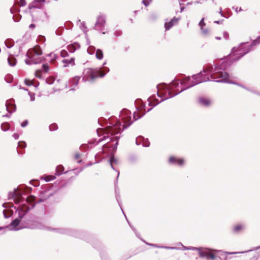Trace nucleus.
Instances as JSON below:
<instances>
[{
	"mask_svg": "<svg viewBox=\"0 0 260 260\" xmlns=\"http://www.w3.org/2000/svg\"><path fill=\"white\" fill-rule=\"evenodd\" d=\"M209 76L211 78L217 82H226L234 83L229 80V75L225 72L222 71H217L215 68L213 70V67H210L206 68L203 72L193 75L191 77H187L181 82V85L183 86L180 90H177L174 94L170 95V97L173 96L178 93L181 92L190 87H192L197 84L206 82L210 80Z\"/></svg>",
	"mask_w": 260,
	"mask_h": 260,
	"instance_id": "obj_1",
	"label": "nucleus"
},
{
	"mask_svg": "<svg viewBox=\"0 0 260 260\" xmlns=\"http://www.w3.org/2000/svg\"><path fill=\"white\" fill-rule=\"evenodd\" d=\"M104 75H105V74H100L99 75V76H100L101 77H103V76H104Z\"/></svg>",
	"mask_w": 260,
	"mask_h": 260,
	"instance_id": "obj_44",
	"label": "nucleus"
},
{
	"mask_svg": "<svg viewBox=\"0 0 260 260\" xmlns=\"http://www.w3.org/2000/svg\"><path fill=\"white\" fill-rule=\"evenodd\" d=\"M19 146L20 147H25L26 144H25V143H24V142H19Z\"/></svg>",
	"mask_w": 260,
	"mask_h": 260,
	"instance_id": "obj_39",
	"label": "nucleus"
},
{
	"mask_svg": "<svg viewBox=\"0 0 260 260\" xmlns=\"http://www.w3.org/2000/svg\"><path fill=\"white\" fill-rule=\"evenodd\" d=\"M84 74H88L90 76V79L93 80L94 78V76L93 75V71L91 69H88L84 71Z\"/></svg>",
	"mask_w": 260,
	"mask_h": 260,
	"instance_id": "obj_17",
	"label": "nucleus"
},
{
	"mask_svg": "<svg viewBox=\"0 0 260 260\" xmlns=\"http://www.w3.org/2000/svg\"><path fill=\"white\" fill-rule=\"evenodd\" d=\"M76 158H78L79 157V155H76Z\"/></svg>",
	"mask_w": 260,
	"mask_h": 260,
	"instance_id": "obj_50",
	"label": "nucleus"
},
{
	"mask_svg": "<svg viewBox=\"0 0 260 260\" xmlns=\"http://www.w3.org/2000/svg\"><path fill=\"white\" fill-rule=\"evenodd\" d=\"M8 62L9 63V64L11 67H14L16 64V60L12 56H9L8 58Z\"/></svg>",
	"mask_w": 260,
	"mask_h": 260,
	"instance_id": "obj_15",
	"label": "nucleus"
},
{
	"mask_svg": "<svg viewBox=\"0 0 260 260\" xmlns=\"http://www.w3.org/2000/svg\"><path fill=\"white\" fill-rule=\"evenodd\" d=\"M214 253H212L210 251H202L200 252V255L201 256H205L207 258H210L212 259H213L215 258V255Z\"/></svg>",
	"mask_w": 260,
	"mask_h": 260,
	"instance_id": "obj_10",
	"label": "nucleus"
},
{
	"mask_svg": "<svg viewBox=\"0 0 260 260\" xmlns=\"http://www.w3.org/2000/svg\"><path fill=\"white\" fill-rule=\"evenodd\" d=\"M228 254H234V253H237L236 252H232V253H228Z\"/></svg>",
	"mask_w": 260,
	"mask_h": 260,
	"instance_id": "obj_46",
	"label": "nucleus"
},
{
	"mask_svg": "<svg viewBox=\"0 0 260 260\" xmlns=\"http://www.w3.org/2000/svg\"><path fill=\"white\" fill-rule=\"evenodd\" d=\"M35 25L34 24H31L29 25V28L33 29L35 27Z\"/></svg>",
	"mask_w": 260,
	"mask_h": 260,
	"instance_id": "obj_41",
	"label": "nucleus"
},
{
	"mask_svg": "<svg viewBox=\"0 0 260 260\" xmlns=\"http://www.w3.org/2000/svg\"><path fill=\"white\" fill-rule=\"evenodd\" d=\"M187 249H193V248H187Z\"/></svg>",
	"mask_w": 260,
	"mask_h": 260,
	"instance_id": "obj_47",
	"label": "nucleus"
},
{
	"mask_svg": "<svg viewBox=\"0 0 260 260\" xmlns=\"http://www.w3.org/2000/svg\"><path fill=\"white\" fill-rule=\"evenodd\" d=\"M165 99H161L160 102L164 101Z\"/></svg>",
	"mask_w": 260,
	"mask_h": 260,
	"instance_id": "obj_52",
	"label": "nucleus"
},
{
	"mask_svg": "<svg viewBox=\"0 0 260 260\" xmlns=\"http://www.w3.org/2000/svg\"><path fill=\"white\" fill-rule=\"evenodd\" d=\"M242 229V226L241 225H238L234 228V230L236 232H238Z\"/></svg>",
	"mask_w": 260,
	"mask_h": 260,
	"instance_id": "obj_32",
	"label": "nucleus"
},
{
	"mask_svg": "<svg viewBox=\"0 0 260 260\" xmlns=\"http://www.w3.org/2000/svg\"><path fill=\"white\" fill-rule=\"evenodd\" d=\"M227 35H228V34H227L226 33H225V34H224V36H225V37L226 38H228V36H227Z\"/></svg>",
	"mask_w": 260,
	"mask_h": 260,
	"instance_id": "obj_45",
	"label": "nucleus"
},
{
	"mask_svg": "<svg viewBox=\"0 0 260 260\" xmlns=\"http://www.w3.org/2000/svg\"><path fill=\"white\" fill-rule=\"evenodd\" d=\"M13 137L15 139H18V137H19V135L17 134H14L13 135Z\"/></svg>",
	"mask_w": 260,
	"mask_h": 260,
	"instance_id": "obj_42",
	"label": "nucleus"
},
{
	"mask_svg": "<svg viewBox=\"0 0 260 260\" xmlns=\"http://www.w3.org/2000/svg\"><path fill=\"white\" fill-rule=\"evenodd\" d=\"M19 4L21 6H24L26 5V2L25 0H20Z\"/></svg>",
	"mask_w": 260,
	"mask_h": 260,
	"instance_id": "obj_33",
	"label": "nucleus"
},
{
	"mask_svg": "<svg viewBox=\"0 0 260 260\" xmlns=\"http://www.w3.org/2000/svg\"><path fill=\"white\" fill-rule=\"evenodd\" d=\"M145 146L146 147H147V146H149V145H145Z\"/></svg>",
	"mask_w": 260,
	"mask_h": 260,
	"instance_id": "obj_56",
	"label": "nucleus"
},
{
	"mask_svg": "<svg viewBox=\"0 0 260 260\" xmlns=\"http://www.w3.org/2000/svg\"><path fill=\"white\" fill-rule=\"evenodd\" d=\"M79 80H80L79 77H78V76L75 77L72 81L73 84L75 86L77 85Z\"/></svg>",
	"mask_w": 260,
	"mask_h": 260,
	"instance_id": "obj_24",
	"label": "nucleus"
},
{
	"mask_svg": "<svg viewBox=\"0 0 260 260\" xmlns=\"http://www.w3.org/2000/svg\"><path fill=\"white\" fill-rule=\"evenodd\" d=\"M141 117V116H138V114L136 113V112H135L134 113V115H133V119L134 120H136L137 119H138L139 118H140V117Z\"/></svg>",
	"mask_w": 260,
	"mask_h": 260,
	"instance_id": "obj_30",
	"label": "nucleus"
},
{
	"mask_svg": "<svg viewBox=\"0 0 260 260\" xmlns=\"http://www.w3.org/2000/svg\"><path fill=\"white\" fill-rule=\"evenodd\" d=\"M115 161V159H114V158L113 157H111V158H110V165H111V167H112V168H113V162H114V161Z\"/></svg>",
	"mask_w": 260,
	"mask_h": 260,
	"instance_id": "obj_35",
	"label": "nucleus"
},
{
	"mask_svg": "<svg viewBox=\"0 0 260 260\" xmlns=\"http://www.w3.org/2000/svg\"><path fill=\"white\" fill-rule=\"evenodd\" d=\"M122 131L121 127V123L119 121L117 122L112 126L109 128L108 133L110 134V136H108L107 139H109L111 141H116L114 145V149L117 148L118 145V139L120 137V133Z\"/></svg>",
	"mask_w": 260,
	"mask_h": 260,
	"instance_id": "obj_2",
	"label": "nucleus"
},
{
	"mask_svg": "<svg viewBox=\"0 0 260 260\" xmlns=\"http://www.w3.org/2000/svg\"><path fill=\"white\" fill-rule=\"evenodd\" d=\"M63 62L65 64L64 65V67H67L68 64H71L72 65L74 64V60L73 59H71L70 60L63 59Z\"/></svg>",
	"mask_w": 260,
	"mask_h": 260,
	"instance_id": "obj_20",
	"label": "nucleus"
},
{
	"mask_svg": "<svg viewBox=\"0 0 260 260\" xmlns=\"http://www.w3.org/2000/svg\"><path fill=\"white\" fill-rule=\"evenodd\" d=\"M30 199H27V200H26V202H28V200H29Z\"/></svg>",
	"mask_w": 260,
	"mask_h": 260,
	"instance_id": "obj_58",
	"label": "nucleus"
},
{
	"mask_svg": "<svg viewBox=\"0 0 260 260\" xmlns=\"http://www.w3.org/2000/svg\"><path fill=\"white\" fill-rule=\"evenodd\" d=\"M1 128L3 131H6L9 129V125L7 123H3L1 125Z\"/></svg>",
	"mask_w": 260,
	"mask_h": 260,
	"instance_id": "obj_23",
	"label": "nucleus"
},
{
	"mask_svg": "<svg viewBox=\"0 0 260 260\" xmlns=\"http://www.w3.org/2000/svg\"><path fill=\"white\" fill-rule=\"evenodd\" d=\"M6 106L7 111L10 113L16 110V107L13 104L12 101H7L6 104Z\"/></svg>",
	"mask_w": 260,
	"mask_h": 260,
	"instance_id": "obj_8",
	"label": "nucleus"
},
{
	"mask_svg": "<svg viewBox=\"0 0 260 260\" xmlns=\"http://www.w3.org/2000/svg\"><path fill=\"white\" fill-rule=\"evenodd\" d=\"M42 178L46 182H49L55 179V177L53 175H44Z\"/></svg>",
	"mask_w": 260,
	"mask_h": 260,
	"instance_id": "obj_18",
	"label": "nucleus"
},
{
	"mask_svg": "<svg viewBox=\"0 0 260 260\" xmlns=\"http://www.w3.org/2000/svg\"><path fill=\"white\" fill-rule=\"evenodd\" d=\"M30 199H27V200H26V202H28V200H29Z\"/></svg>",
	"mask_w": 260,
	"mask_h": 260,
	"instance_id": "obj_57",
	"label": "nucleus"
},
{
	"mask_svg": "<svg viewBox=\"0 0 260 260\" xmlns=\"http://www.w3.org/2000/svg\"><path fill=\"white\" fill-rule=\"evenodd\" d=\"M179 85V82L178 81H174L173 82L171 85L169 86V87H168L169 89H168V90H170V89H174V88H176Z\"/></svg>",
	"mask_w": 260,
	"mask_h": 260,
	"instance_id": "obj_22",
	"label": "nucleus"
},
{
	"mask_svg": "<svg viewBox=\"0 0 260 260\" xmlns=\"http://www.w3.org/2000/svg\"><path fill=\"white\" fill-rule=\"evenodd\" d=\"M28 94L30 98L31 101H34L35 99V94L33 93L29 92Z\"/></svg>",
	"mask_w": 260,
	"mask_h": 260,
	"instance_id": "obj_29",
	"label": "nucleus"
},
{
	"mask_svg": "<svg viewBox=\"0 0 260 260\" xmlns=\"http://www.w3.org/2000/svg\"><path fill=\"white\" fill-rule=\"evenodd\" d=\"M42 72L41 70H37L35 72V76L36 77L39 78H42Z\"/></svg>",
	"mask_w": 260,
	"mask_h": 260,
	"instance_id": "obj_25",
	"label": "nucleus"
},
{
	"mask_svg": "<svg viewBox=\"0 0 260 260\" xmlns=\"http://www.w3.org/2000/svg\"><path fill=\"white\" fill-rule=\"evenodd\" d=\"M199 101L201 105L205 106H209L211 103V101L209 99L204 98H200Z\"/></svg>",
	"mask_w": 260,
	"mask_h": 260,
	"instance_id": "obj_12",
	"label": "nucleus"
},
{
	"mask_svg": "<svg viewBox=\"0 0 260 260\" xmlns=\"http://www.w3.org/2000/svg\"><path fill=\"white\" fill-rule=\"evenodd\" d=\"M151 1L152 0H143L142 3L145 6H147L149 5Z\"/></svg>",
	"mask_w": 260,
	"mask_h": 260,
	"instance_id": "obj_28",
	"label": "nucleus"
},
{
	"mask_svg": "<svg viewBox=\"0 0 260 260\" xmlns=\"http://www.w3.org/2000/svg\"><path fill=\"white\" fill-rule=\"evenodd\" d=\"M89 48L87 49V51L89 52Z\"/></svg>",
	"mask_w": 260,
	"mask_h": 260,
	"instance_id": "obj_55",
	"label": "nucleus"
},
{
	"mask_svg": "<svg viewBox=\"0 0 260 260\" xmlns=\"http://www.w3.org/2000/svg\"><path fill=\"white\" fill-rule=\"evenodd\" d=\"M105 23V20L104 17L100 16L98 18L95 27H96L97 29H100L101 27L104 25Z\"/></svg>",
	"mask_w": 260,
	"mask_h": 260,
	"instance_id": "obj_6",
	"label": "nucleus"
},
{
	"mask_svg": "<svg viewBox=\"0 0 260 260\" xmlns=\"http://www.w3.org/2000/svg\"><path fill=\"white\" fill-rule=\"evenodd\" d=\"M220 22L219 21H214V23H217V24L220 23Z\"/></svg>",
	"mask_w": 260,
	"mask_h": 260,
	"instance_id": "obj_43",
	"label": "nucleus"
},
{
	"mask_svg": "<svg viewBox=\"0 0 260 260\" xmlns=\"http://www.w3.org/2000/svg\"><path fill=\"white\" fill-rule=\"evenodd\" d=\"M220 14H221V15L222 16V14L221 13V10L220 9Z\"/></svg>",
	"mask_w": 260,
	"mask_h": 260,
	"instance_id": "obj_48",
	"label": "nucleus"
},
{
	"mask_svg": "<svg viewBox=\"0 0 260 260\" xmlns=\"http://www.w3.org/2000/svg\"><path fill=\"white\" fill-rule=\"evenodd\" d=\"M45 0H35L34 1V3H44L45 2Z\"/></svg>",
	"mask_w": 260,
	"mask_h": 260,
	"instance_id": "obj_40",
	"label": "nucleus"
},
{
	"mask_svg": "<svg viewBox=\"0 0 260 260\" xmlns=\"http://www.w3.org/2000/svg\"><path fill=\"white\" fill-rule=\"evenodd\" d=\"M130 115L131 112L127 110H124L121 112V117L123 123L122 126L123 129L127 128L133 123V121L132 120Z\"/></svg>",
	"mask_w": 260,
	"mask_h": 260,
	"instance_id": "obj_5",
	"label": "nucleus"
},
{
	"mask_svg": "<svg viewBox=\"0 0 260 260\" xmlns=\"http://www.w3.org/2000/svg\"><path fill=\"white\" fill-rule=\"evenodd\" d=\"M96 57L98 59H102L103 57V51L100 49H98L96 51Z\"/></svg>",
	"mask_w": 260,
	"mask_h": 260,
	"instance_id": "obj_19",
	"label": "nucleus"
},
{
	"mask_svg": "<svg viewBox=\"0 0 260 260\" xmlns=\"http://www.w3.org/2000/svg\"><path fill=\"white\" fill-rule=\"evenodd\" d=\"M13 197L14 198V201L16 203L18 204L21 202L22 197L18 195V192L17 191H16L13 193Z\"/></svg>",
	"mask_w": 260,
	"mask_h": 260,
	"instance_id": "obj_14",
	"label": "nucleus"
},
{
	"mask_svg": "<svg viewBox=\"0 0 260 260\" xmlns=\"http://www.w3.org/2000/svg\"><path fill=\"white\" fill-rule=\"evenodd\" d=\"M57 125L55 124H52L50 125L49 128L51 131L55 130L57 128Z\"/></svg>",
	"mask_w": 260,
	"mask_h": 260,
	"instance_id": "obj_31",
	"label": "nucleus"
},
{
	"mask_svg": "<svg viewBox=\"0 0 260 260\" xmlns=\"http://www.w3.org/2000/svg\"><path fill=\"white\" fill-rule=\"evenodd\" d=\"M49 66L47 64H43V69L45 73H47L48 72V71H49Z\"/></svg>",
	"mask_w": 260,
	"mask_h": 260,
	"instance_id": "obj_26",
	"label": "nucleus"
},
{
	"mask_svg": "<svg viewBox=\"0 0 260 260\" xmlns=\"http://www.w3.org/2000/svg\"><path fill=\"white\" fill-rule=\"evenodd\" d=\"M178 19L176 18L172 19L171 21L168 23H165V26L166 30L169 29L175 23H177Z\"/></svg>",
	"mask_w": 260,
	"mask_h": 260,
	"instance_id": "obj_13",
	"label": "nucleus"
},
{
	"mask_svg": "<svg viewBox=\"0 0 260 260\" xmlns=\"http://www.w3.org/2000/svg\"><path fill=\"white\" fill-rule=\"evenodd\" d=\"M80 28L84 32L87 31V27L85 26V24L83 23H81Z\"/></svg>",
	"mask_w": 260,
	"mask_h": 260,
	"instance_id": "obj_27",
	"label": "nucleus"
},
{
	"mask_svg": "<svg viewBox=\"0 0 260 260\" xmlns=\"http://www.w3.org/2000/svg\"><path fill=\"white\" fill-rule=\"evenodd\" d=\"M4 116H9V115H4Z\"/></svg>",
	"mask_w": 260,
	"mask_h": 260,
	"instance_id": "obj_54",
	"label": "nucleus"
},
{
	"mask_svg": "<svg viewBox=\"0 0 260 260\" xmlns=\"http://www.w3.org/2000/svg\"><path fill=\"white\" fill-rule=\"evenodd\" d=\"M243 45H242L238 48H234L232 49V53L230 54V58H232L233 61L238 60L249 51V49L246 48V47L243 48Z\"/></svg>",
	"mask_w": 260,
	"mask_h": 260,
	"instance_id": "obj_4",
	"label": "nucleus"
},
{
	"mask_svg": "<svg viewBox=\"0 0 260 260\" xmlns=\"http://www.w3.org/2000/svg\"><path fill=\"white\" fill-rule=\"evenodd\" d=\"M63 168L62 166H58L56 168V174L57 175H60L62 173Z\"/></svg>",
	"mask_w": 260,
	"mask_h": 260,
	"instance_id": "obj_21",
	"label": "nucleus"
},
{
	"mask_svg": "<svg viewBox=\"0 0 260 260\" xmlns=\"http://www.w3.org/2000/svg\"><path fill=\"white\" fill-rule=\"evenodd\" d=\"M259 43H260V36L257 38L256 40H255L253 42V44L254 45H256L257 44Z\"/></svg>",
	"mask_w": 260,
	"mask_h": 260,
	"instance_id": "obj_34",
	"label": "nucleus"
},
{
	"mask_svg": "<svg viewBox=\"0 0 260 260\" xmlns=\"http://www.w3.org/2000/svg\"><path fill=\"white\" fill-rule=\"evenodd\" d=\"M216 39H217V40H219V39H220V38H218V37H216Z\"/></svg>",
	"mask_w": 260,
	"mask_h": 260,
	"instance_id": "obj_49",
	"label": "nucleus"
},
{
	"mask_svg": "<svg viewBox=\"0 0 260 260\" xmlns=\"http://www.w3.org/2000/svg\"><path fill=\"white\" fill-rule=\"evenodd\" d=\"M67 54V52L66 51H64V50H62L61 51V55L62 56V57H64L66 56V55Z\"/></svg>",
	"mask_w": 260,
	"mask_h": 260,
	"instance_id": "obj_36",
	"label": "nucleus"
},
{
	"mask_svg": "<svg viewBox=\"0 0 260 260\" xmlns=\"http://www.w3.org/2000/svg\"><path fill=\"white\" fill-rule=\"evenodd\" d=\"M19 223V220L18 219H15L13 222H12L8 228L10 230H18L19 229V228H17V226L18 225Z\"/></svg>",
	"mask_w": 260,
	"mask_h": 260,
	"instance_id": "obj_11",
	"label": "nucleus"
},
{
	"mask_svg": "<svg viewBox=\"0 0 260 260\" xmlns=\"http://www.w3.org/2000/svg\"><path fill=\"white\" fill-rule=\"evenodd\" d=\"M29 209V208L26 205H24L23 206L19 207L18 209L19 217L20 218H22L26 214V213Z\"/></svg>",
	"mask_w": 260,
	"mask_h": 260,
	"instance_id": "obj_7",
	"label": "nucleus"
},
{
	"mask_svg": "<svg viewBox=\"0 0 260 260\" xmlns=\"http://www.w3.org/2000/svg\"><path fill=\"white\" fill-rule=\"evenodd\" d=\"M204 18H202L201 21L199 23V25L201 27V29L202 30L203 34L205 35H207L208 34V31L207 29H203V27L205 25V23L204 22Z\"/></svg>",
	"mask_w": 260,
	"mask_h": 260,
	"instance_id": "obj_16",
	"label": "nucleus"
},
{
	"mask_svg": "<svg viewBox=\"0 0 260 260\" xmlns=\"http://www.w3.org/2000/svg\"><path fill=\"white\" fill-rule=\"evenodd\" d=\"M253 45H254V46L255 45H254V44L252 43V45L250 46V47H252V46H253Z\"/></svg>",
	"mask_w": 260,
	"mask_h": 260,
	"instance_id": "obj_51",
	"label": "nucleus"
},
{
	"mask_svg": "<svg viewBox=\"0 0 260 260\" xmlns=\"http://www.w3.org/2000/svg\"><path fill=\"white\" fill-rule=\"evenodd\" d=\"M27 124H28V121L27 120H25L21 123V125L22 127H24L26 125H27Z\"/></svg>",
	"mask_w": 260,
	"mask_h": 260,
	"instance_id": "obj_37",
	"label": "nucleus"
},
{
	"mask_svg": "<svg viewBox=\"0 0 260 260\" xmlns=\"http://www.w3.org/2000/svg\"><path fill=\"white\" fill-rule=\"evenodd\" d=\"M42 54V51L38 48H35L32 50H29L27 53L28 58L25 60L27 64H37L42 61L40 56Z\"/></svg>",
	"mask_w": 260,
	"mask_h": 260,
	"instance_id": "obj_3",
	"label": "nucleus"
},
{
	"mask_svg": "<svg viewBox=\"0 0 260 260\" xmlns=\"http://www.w3.org/2000/svg\"><path fill=\"white\" fill-rule=\"evenodd\" d=\"M25 82L26 83V85H31L32 84V82L31 80H25Z\"/></svg>",
	"mask_w": 260,
	"mask_h": 260,
	"instance_id": "obj_38",
	"label": "nucleus"
},
{
	"mask_svg": "<svg viewBox=\"0 0 260 260\" xmlns=\"http://www.w3.org/2000/svg\"><path fill=\"white\" fill-rule=\"evenodd\" d=\"M169 161L170 163L176 164L180 166L182 165L184 162V160L182 159L177 158L173 156L170 157Z\"/></svg>",
	"mask_w": 260,
	"mask_h": 260,
	"instance_id": "obj_9",
	"label": "nucleus"
},
{
	"mask_svg": "<svg viewBox=\"0 0 260 260\" xmlns=\"http://www.w3.org/2000/svg\"><path fill=\"white\" fill-rule=\"evenodd\" d=\"M150 109H148L147 110V112H148Z\"/></svg>",
	"mask_w": 260,
	"mask_h": 260,
	"instance_id": "obj_53",
	"label": "nucleus"
}]
</instances>
